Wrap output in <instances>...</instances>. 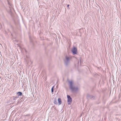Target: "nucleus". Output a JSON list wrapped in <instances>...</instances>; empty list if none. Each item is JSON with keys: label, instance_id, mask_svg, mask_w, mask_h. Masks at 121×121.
<instances>
[{"label": "nucleus", "instance_id": "f8f14e48", "mask_svg": "<svg viewBox=\"0 0 121 121\" xmlns=\"http://www.w3.org/2000/svg\"><path fill=\"white\" fill-rule=\"evenodd\" d=\"M15 98L16 99L17 98H19V96H16L15 97Z\"/></svg>", "mask_w": 121, "mask_h": 121}, {"label": "nucleus", "instance_id": "423d86ee", "mask_svg": "<svg viewBox=\"0 0 121 121\" xmlns=\"http://www.w3.org/2000/svg\"><path fill=\"white\" fill-rule=\"evenodd\" d=\"M87 98L88 99H94L95 98V97L92 95L88 94L87 95Z\"/></svg>", "mask_w": 121, "mask_h": 121}, {"label": "nucleus", "instance_id": "9b49d317", "mask_svg": "<svg viewBox=\"0 0 121 121\" xmlns=\"http://www.w3.org/2000/svg\"><path fill=\"white\" fill-rule=\"evenodd\" d=\"M88 2H89V3H90V0H87V1H86L87 3Z\"/></svg>", "mask_w": 121, "mask_h": 121}, {"label": "nucleus", "instance_id": "f03ea898", "mask_svg": "<svg viewBox=\"0 0 121 121\" xmlns=\"http://www.w3.org/2000/svg\"><path fill=\"white\" fill-rule=\"evenodd\" d=\"M71 59L70 57L67 56L65 57V59L64 60V62L66 65H69L70 63V60Z\"/></svg>", "mask_w": 121, "mask_h": 121}, {"label": "nucleus", "instance_id": "1a4fd4ad", "mask_svg": "<svg viewBox=\"0 0 121 121\" xmlns=\"http://www.w3.org/2000/svg\"><path fill=\"white\" fill-rule=\"evenodd\" d=\"M54 99L53 101L54 103L55 104H57V100L56 98H55Z\"/></svg>", "mask_w": 121, "mask_h": 121}, {"label": "nucleus", "instance_id": "2eb2a0df", "mask_svg": "<svg viewBox=\"0 0 121 121\" xmlns=\"http://www.w3.org/2000/svg\"><path fill=\"white\" fill-rule=\"evenodd\" d=\"M80 64H81V59H80Z\"/></svg>", "mask_w": 121, "mask_h": 121}, {"label": "nucleus", "instance_id": "20e7f679", "mask_svg": "<svg viewBox=\"0 0 121 121\" xmlns=\"http://www.w3.org/2000/svg\"><path fill=\"white\" fill-rule=\"evenodd\" d=\"M67 102H68V104H70L71 103L72 101V99L71 97L69 95H67Z\"/></svg>", "mask_w": 121, "mask_h": 121}, {"label": "nucleus", "instance_id": "0eeeda50", "mask_svg": "<svg viewBox=\"0 0 121 121\" xmlns=\"http://www.w3.org/2000/svg\"><path fill=\"white\" fill-rule=\"evenodd\" d=\"M19 96H23V95L22 94V93L21 92H18L16 93Z\"/></svg>", "mask_w": 121, "mask_h": 121}, {"label": "nucleus", "instance_id": "dca6fc26", "mask_svg": "<svg viewBox=\"0 0 121 121\" xmlns=\"http://www.w3.org/2000/svg\"><path fill=\"white\" fill-rule=\"evenodd\" d=\"M69 5L68 4V5H67V7H68V8H69Z\"/></svg>", "mask_w": 121, "mask_h": 121}, {"label": "nucleus", "instance_id": "f257e3e1", "mask_svg": "<svg viewBox=\"0 0 121 121\" xmlns=\"http://www.w3.org/2000/svg\"><path fill=\"white\" fill-rule=\"evenodd\" d=\"M68 82L69 84V89L71 90L72 92L76 91L78 90V87L73 86V83L72 81H68Z\"/></svg>", "mask_w": 121, "mask_h": 121}, {"label": "nucleus", "instance_id": "39448f33", "mask_svg": "<svg viewBox=\"0 0 121 121\" xmlns=\"http://www.w3.org/2000/svg\"><path fill=\"white\" fill-rule=\"evenodd\" d=\"M77 48L75 47H74L72 50V52L73 54H77Z\"/></svg>", "mask_w": 121, "mask_h": 121}, {"label": "nucleus", "instance_id": "9d476101", "mask_svg": "<svg viewBox=\"0 0 121 121\" xmlns=\"http://www.w3.org/2000/svg\"><path fill=\"white\" fill-rule=\"evenodd\" d=\"M54 91L53 90V87L51 89V92L52 93H53Z\"/></svg>", "mask_w": 121, "mask_h": 121}, {"label": "nucleus", "instance_id": "ddd939ff", "mask_svg": "<svg viewBox=\"0 0 121 121\" xmlns=\"http://www.w3.org/2000/svg\"><path fill=\"white\" fill-rule=\"evenodd\" d=\"M14 97V98L13 99V100H16V98H15Z\"/></svg>", "mask_w": 121, "mask_h": 121}, {"label": "nucleus", "instance_id": "4468645a", "mask_svg": "<svg viewBox=\"0 0 121 121\" xmlns=\"http://www.w3.org/2000/svg\"><path fill=\"white\" fill-rule=\"evenodd\" d=\"M13 40L14 41H15L16 42H17V41H18L17 40H16L15 39L14 40Z\"/></svg>", "mask_w": 121, "mask_h": 121}, {"label": "nucleus", "instance_id": "6e6552de", "mask_svg": "<svg viewBox=\"0 0 121 121\" xmlns=\"http://www.w3.org/2000/svg\"><path fill=\"white\" fill-rule=\"evenodd\" d=\"M58 102L59 105L61 103V99L60 98H59L58 99Z\"/></svg>", "mask_w": 121, "mask_h": 121}, {"label": "nucleus", "instance_id": "7ed1b4c3", "mask_svg": "<svg viewBox=\"0 0 121 121\" xmlns=\"http://www.w3.org/2000/svg\"><path fill=\"white\" fill-rule=\"evenodd\" d=\"M10 1V0H7V2L9 6L10 11V12H11L12 10H13L14 9L13 7L12 4L11 3Z\"/></svg>", "mask_w": 121, "mask_h": 121}]
</instances>
